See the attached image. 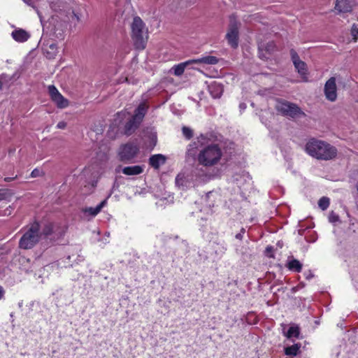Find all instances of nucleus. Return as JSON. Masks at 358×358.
<instances>
[{"label":"nucleus","mask_w":358,"mask_h":358,"mask_svg":"<svg viewBox=\"0 0 358 358\" xmlns=\"http://www.w3.org/2000/svg\"><path fill=\"white\" fill-rule=\"evenodd\" d=\"M194 64H205L210 65L217 64L219 62V59L215 56L205 55L197 59H194L192 61Z\"/></svg>","instance_id":"15"},{"label":"nucleus","mask_w":358,"mask_h":358,"mask_svg":"<svg viewBox=\"0 0 358 358\" xmlns=\"http://www.w3.org/2000/svg\"><path fill=\"white\" fill-rule=\"evenodd\" d=\"M166 157L162 154L152 155L149 159V164L154 169H158L166 162Z\"/></svg>","instance_id":"13"},{"label":"nucleus","mask_w":358,"mask_h":358,"mask_svg":"<svg viewBox=\"0 0 358 358\" xmlns=\"http://www.w3.org/2000/svg\"><path fill=\"white\" fill-rule=\"evenodd\" d=\"M313 277V275L309 271L308 274H306V278L310 280Z\"/></svg>","instance_id":"39"},{"label":"nucleus","mask_w":358,"mask_h":358,"mask_svg":"<svg viewBox=\"0 0 358 358\" xmlns=\"http://www.w3.org/2000/svg\"><path fill=\"white\" fill-rule=\"evenodd\" d=\"M66 127V123L64 121H61L57 123V128L59 129H63Z\"/></svg>","instance_id":"35"},{"label":"nucleus","mask_w":358,"mask_h":358,"mask_svg":"<svg viewBox=\"0 0 358 358\" xmlns=\"http://www.w3.org/2000/svg\"><path fill=\"white\" fill-rule=\"evenodd\" d=\"M7 197V193L3 189H0V201L6 199Z\"/></svg>","instance_id":"34"},{"label":"nucleus","mask_w":358,"mask_h":358,"mask_svg":"<svg viewBox=\"0 0 358 358\" xmlns=\"http://www.w3.org/2000/svg\"><path fill=\"white\" fill-rule=\"evenodd\" d=\"M23 1H24V2H25L26 3L29 4V1L30 0H23Z\"/></svg>","instance_id":"43"},{"label":"nucleus","mask_w":358,"mask_h":358,"mask_svg":"<svg viewBox=\"0 0 358 358\" xmlns=\"http://www.w3.org/2000/svg\"><path fill=\"white\" fill-rule=\"evenodd\" d=\"M148 109V106L145 103H141L138 106L131 119L125 124L124 133L126 135L129 136L136 130L143 120Z\"/></svg>","instance_id":"5"},{"label":"nucleus","mask_w":358,"mask_h":358,"mask_svg":"<svg viewBox=\"0 0 358 358\" xmlns=\"http://www.w3.org/2000/svg\"><path fill=\"white\" fill-rule=\"evenodd\" d=\"M115 171L119 173L122 171L124 175L127 176H137L143 173V166L140 165H134L131 166H126L121 169V166H118L115 169Z\"/></svg>","instance_id":"10"},{"label":"nucleus","mask_w":358,"mask_h":358,"mask_svg":"<svg viewBox=\"0 0 358 358\" xmlns=\"http://www.w3.org/2000/svg\"><path fill=\"white\" fill-rule=\"evenodd\" d=\"M50 98L59 108H65L69 106V101L65 99L54 85L48 86Z\"/></svg>","instance_id":"8"},{"label":"nucleus","mask_w":358,"mask_h":358,"mask_svg":"<svg viewBox=\"0 0 358 358\" xmlns=\"http://www.w3.org/2000/svg\"><path fill=\"white\" fill-rule=\"evenodd\" d=\"M11 36L15 41L19 43L25 42L30 38V34L22 29L14 30Z\"/></svg>","instance_id":"14"},{"label":"nucleus","mask_w":358,"mask_h":358,"mask_svg":"<svg viewBox=\"0 0 358 358\" xmlns=\"http://www.w3.org/2000/svg\"><path fill=\"white\" fill-rule=\"evenodd\" d=\"M286 266L289 270L297 273L301 272L302 269V264L298 259L294 258L288 259Z\"/></svg>","instance_id":"17"},{"label":"nucleus","mask_w":358,"mask_h":358,"mask_svg":"<svg viewBox=\"0 0 358 358\" xmlns=\"http://www.w3.org/2000/svg\"><path fill=\"white\" fill-rule=\"evenodd\" d=\"M242 180L246 182L247 180H250V178L248 173H243L242 175H235L234 176V181L236 182L237 185L241 187L243 185Z\"/></svg>","instance_id":"23"},{"label":"nucleus","mask_w":358,"mask_h":358,"mask_svg":"<svg viewBox=\"0 0 358 358\" xmlns=\"http://www.w3.org/2000/svg\"><path fill=\"white\" fill-rule=\"evenodd\" d=\"M192 59H189L188 61H186L185 62L180 63L177 65H175L173 66L172 70L173 71L174 75L179 76H181L186 68L187 66L191 64H194L193 62H192Z\"/></svg>","instance_id":"19"},{"label":"nucleus","mask_w":358,"mask_h":358,"mask_svg":"<svg viewBox=\"0 0 358 358\" xmlns=\"http://www.w3.org/2000/svg\"><path fill=\"white\" fill-rule=\"evenodd\" d=\"M339 220L338 215L334 211H331L329 215V221L331 223H335Z\"/></svg>","instance_id":"29"},{"label":"nucleus","mask_w":358,"mask_h":358,"mask_svg":"<svg viewBox=\"0 0 358 358\" xmlns=\"http://www.w3.org/2000/svg\"><path fill=\"white\" fill-rule=\"evenodd\" d=\"M300 348L301 344H294L291 346L285 348V353L286 355L296 356L299 353Z\"/></svg>","instance_id":"22"},{"label":"nucleus","mask_w":358,"mask_h":358,"mask_svg":"<svg viewBox=\"0 0 358 358\" xmlns=\"http://www.w3.org/2000/svg\"><path fill=\"white\" fill-rule=\"evenodd\" d=\"M306 151L311 157L320 160H330L337 155V149L334 146L315 138L306 143Z\"/></svg>","instance_id":"3"},{"label":"nucleus","mask_w":358,"mask_h":358,"mask_svg":"<svg viewBox=\"0 0 358 358\" xmlns=\"http://www.w3.org/2000/svg\"><path fill=\"white\" fill-rule=\"evenodd\" d=\"M275 109L282 115L292 118L298 117L300 115H304L297 105L286 101H278L275 105Z\"/></svg>","instance_id":"6"},{"label":"nucleus","mask_w":358,"mask_h":358,"mask_svg":"<svg viewBox=\"0 0 358 358\" xmlns=\"http://www.w3.org/2000/svg\"><path fill=\"white\" fill-rule=\"evenodd\" d=\"M329 203L330 200L328 197L326 196L322 197L318 201V206L322 210L327 209V208L329 206Z\"/></svg>","instance_id":"26"},{"label":"nucleus","mask_w":358,"mask_h":358,"mask_svg":"<svg viewBox=\"0 0 358 358\" xmlns=\"http://www.w3.org/2000/svg\"><path fill=\"white\" fill-rule=\"evenodd\" d=\"M213 248L215 251V253L219 256H222L227 251V244L224 241L214 242Z\"/></svg>","instance_id":"20"},{"label":"nucleus","mask_w":358,"mask_h":358,"mask_svg":"<svg viewBox=\"0 0 358 358\" xmlns=\"http://www.w3.org/2000/svg\"><path fill=\"white\" fill-rule=\"evenodd\" d=\"M290 55H291L292 61L294 64H295L296 62L301 61L299 56L298 55L297 52L294 49H292L290 50Z\"/></svg>","instance_id":"28"},{"label":"nucleus","mask_w":358,"mask_h":358,"mask_svg":"<svg viewBox=\"0 0 358 358\" xmlns=\"http://www.w3.org/2000/svg\"><path fill=\"white\" fill-rule=\"evenodd\" d=\"M144 29L143 20L139 17H135L131 24L132 38L136 48L138 50H143L146 45L148 35Z\"/></svg>","instance_id":"4"},{"label":"nucleus","mask_w":358,"mask_h":358,"mask_svg":"<svg viewBox=\"0 0 358 358\" xmlns=\"http://www.w3.org/2000/svg\"><path fill=\"white\" fill-rule=\"evenodd\" d=\"M239 107L241 110H243L246 108V104L244 103H240Z\"/></svg>","instance_id":"40"},{"label":"nucleus","mask_w":358,"mask_h":358,"mask_svg":"<svg viewBox=\"0 0 358 358\" xmlns=\"http://www.w3.org/2000/svg\"><path fill=\"white\" fill-rule=\"evenodd\" d=\"M300 334L299 327L297 326H292L287 332V336L289 338H298Z\"/></svg>","instance_id":"24"},{"label":"nucleus","mask_w":358,"mask_h":358,"mask_svg":"<svg viewBox=\"0 0 358 358\" xmlns=\"http://www.w3.org/2000/svg\"><path fill=\"white\" fill-rule=\"evenodd\" d=\"M301 231H302V230H299V234H301V235H302Z\"/></svg>","instance_id":"45"},{"label":"nucleus","mask_w":358,"mask_h":358,"mask_svg":"<svg viewBox=\"0 0 358 358\" xmlns=\"http://www.w3.org/2000/svg\"><path fill=\"white\" fill-rule=\"evenodd\" d=\"M139 151V148L134 143H129L120 148L119 152L120 159L124 162H130L134 158Z\"/></svg>","instance_id":"7"},{"label":"nucleus","mask_w":358,"mask_h":358,"mask_svg":"<svg viewBox=\"0 0 358 358\" xmlns=\"http://www.w3.org/2000/svg\"><path fill=\"white\" fill-rule=\"evenodd\" d=\"M15 178H16V176L14 178H10V177L5 178V181L10 182V181L13 180V179H15Z\"/></svg>","instance_id":"41"},{"label":"nucleus","mask_w":358,"mask_h":358,"mask_svg":"<svg viewBox=\"0 0 358 358\" xmlns=\"http://www.w3.org/2000/svg\"><path fill=\"white\" fill-rule=\"evenodd\" d=\"M209 91L212 96L215 99L220 98L222 94L223 90L220 85H212L209 87Z\"/></svg>","instance_id":"21"},{"label":"nucleus","mask_w":358,"mask_h":358,"mask_svg":"<svg viewBox=\"0 0 358 358\" xmlns=\"http://www.w3.org/2000/svg\"><path fill=\"white\" fill-rule=\"evenodd\" d=\"M273 251V247L271 246H268L266 247V254L268 257H273V255H270L269 252H271Z\"/></svg>","instance_id":"36"},{"label":"nucleus","mask_w":358,"mask_h":358,"mask_svg":"<svg viewBox=\"0 0 358 358\" xmlns=\"http://www.w3.org/2000/svg\"><path fill=\"white\" fill-rule=\"evenodd\" d=\"M238 28L236 26L233 25L230 27L229 31L226 35V37L228 40V43L234 48L238 46Z\"/></svg>","instance_id":"12"},{"label":"nucleus","mask_w":358,"mask_h":358,"mask_svg":"<svg viewBox=\"0 0 358 358\" xmlns=\"http://www.w3.org/2000/svg\"><path fill=\"white\" fill-rule=\"evenodd\" d=\"M245 233V229L244 228H242L241 229V231L240 233L237 234L235 237L236 239H238V240H242L243 239V234Z\"/></svg>","instance_id":"32"},{"label":"nucleus","mask_w":358,"mask_h":358,"mask_svg":"<svg viewBox=\"0 0 358 358\" xmlns=\"http://www.w3.org/2000/svg\"><path fill=\"white\" fill-rule=\"evenodd\" d=\"M324 92L327 99L330 101H334L337 98V87L336 78L331 77L325 83Z\"/></svg>","instance_id":"9"},{"label":"nucleus","mask_w":358,"mask_h":358,"mask_svg":"<svg viewBox=\"0 0 358 358\" xmlns=\"http://www.w3.org/2000/svg\"><path fill=\"white\" fill-rule=\"evenodd\" d=\"M182 132L183 136L187 139L189 140L193 137V130L187 127H183L182 129Z\"/></svg>","instance_id":"27"},{"label":"nucleus","mask_w":358,"mask_h":358,"mask_svg":"<svg viewBox=\"0 0 358 358\" xmlns=\"http://www.w3.org/2000/svg\"><path fill=\"white\" fill-rule=\"evenodd\" d=\"M187 180L184 174L180 173L176 178V184L178 187H184L186 186Z\"/></svg>","instance_id":"25"},{"label":"nucleus","mask_w":358,"mask_h":358,"mask_svg":"<svg viewBox=\"0 0 358 358\" xmlns=\"http://www.w3.org/2000/svg\"><path fill=\"white\" fill-rule=\"evenodd\" d=\"M355 0H336L335 8L339 13H348L352 9Z\"/></svg>","instance_id":"11"},{"label":"nucleus","mask_w":358,"mask_h":358,"mask_svg":"<svg viewBox=\"0 0 358 358\" xmlns=\"http://www.w3.org/2000/svg\"><path fill=\"white\" fill-rule=\"evenodd\" d=\"M351 34L355 39L358 38V25L353 24L351 29Z\"/></svg>","instance_id":"31"},{"label":"nucleus","mask_w":358,"mask_h":358,"mask_svg":"<svg viewBox=\"0 0 358 358\" xmlns=\"http://www.w3.org/2000/svg\"><path fill=\"white\" fill-rule=\"evenodd\" d=\"M23 230V235L19 241L21 249L30 250L40 243L41 248L45 250L56 243L57 235L54 223L48 222L41 227L38 222H34Z\"/></svg>","instance_id":"2"},{"label":"nucleus","mask_w":358,"mask_h":358,"mask_svg":"<svg viewBox=\"0 0 358 358\" xmlns=\"http://www.w3.org/2000/svg\"><path fill=\"white\" fill-rule=\"evenodd\" d=\"M41 175V171L40 170L37 169H34L31 173V176L32 178H36V177H38Z\"/></svg>","instance_id":"33"},{"label":"nucleus","mask_w":358,"mask_h":358,"mask_svg":"<svg viewBox=\"0 0 358 358\" xmlns=\"http://www.w3.org/2000/svg\"><path fill=\"white\" fill-rule=\"evenodd\" d=\"M275 45L274 42H273V41L268 42L266 45V46L265 47L266 51L269 53H271L272 52H273L275 50Z\"/></svg>","instance_id":"30"},{"label":"nucleus","mask_w":358,"mask_h":358,"mask_svg":"<svg viewBox=\"0 0 358 358\" xmlns=\"http://www.w3.org/2000/svg\"><path fill=\"white\" fill-rule=\"evenodd\" d=\"M50 49L55 52L57 51V45L55 43H52L49 45Z\"/></svg>","instance_id":"38"},{"label":"nucleus","mask_w":358,"mask_h":358,"mask_svg":"<svg viewBox=\"0 0 358 358\" xmlns=\"http://www.w3.org/2000/svg\"><path fill=\"white\" fill-rule=\"evenodd\" d=\"M1 88H2V83H1V82L0 81V90H1Z\"/></svg>","instance_id":"44"},{"label":"nucleus","mask_w":358,"mask_h":358,"mask_svg":"<svg viewBox=\"0 0 358 358\" xmlns=\"http://www.w3.org/2000/svg\"><path fill=\"white\" fill-rule=\"evenodd\" d=\"M5 290L2 286L0 285V300L4 297Z\"/></svg>","instance_id":"37"},{"label":"nucleus","mask_w":358,"mask_h":358,"mask_svg":"<svg viewBox=\"0 0 358 358\" xmlns=\"http://www.w3.org/2000/svg\"><path fill=\"white\" fill-rule=\"evenodd\" d=\"M115 187H118V185L116 181L114 182L113 188H115Z\"/></svg>","instance_id":"42"},{"label":"nucleus","mask_w":358,"mask_h":358,"mask_svg":"<svg viewBox=\"0 0 358 358\" xmlns=\"http://www.w3.org/2000/svg\"><path fill=\"white\" fill-rule=\"evenodd\" d=\"M294 65V67L296 69L297 72L301 76L303 80H304L306 82L308 81L306 64L304 62L301 60L300 62H296Z\"/></svg>","instance_id":"18"},{"label":"nucleus","mask_w":358,"mask_h":358,"mask_svg":"<svg viewBox=\"0 0 358 358\" xmlns=\"http://www.w3.org/2000/svg\"><path fill=\"white\" fill-rule=\"evenodd\" d=\"M107 200L104 199L99 204H98L96 207H88L84 209V213L85 214H88L92 217H95L98 215L101 209L106 205Z\"/></svg>","instance_id":"16"},{"label":"nucleus","mask_w":358,"mask_h":358,"mask_svg":"<svg viewBox=\"0 0 358 358\" xmlns=\"http://www.w3.org/2000/svg\"><path fill=\"white\" fill-rule=\"evenodd\" d=\"M217 136L213 132L201 134L187 147V161L193 160L204 167L218 164L223 156L221 147L215 143Z\"/></svg>","instance_id":"1"},{"label":"nucleus","mask_w":358,"mask_h":358,"mask_svg":"<svg viewBox=\"0 0 358 358\" xmlns=\"http://www.w3.org/2000/svg\"><path fill=\"white\" fill-rule=\"evenodd\" d=\"M259 49H262V45H260L259 46Z\"/></svg>","instance_id":"46"}]
</instances>
